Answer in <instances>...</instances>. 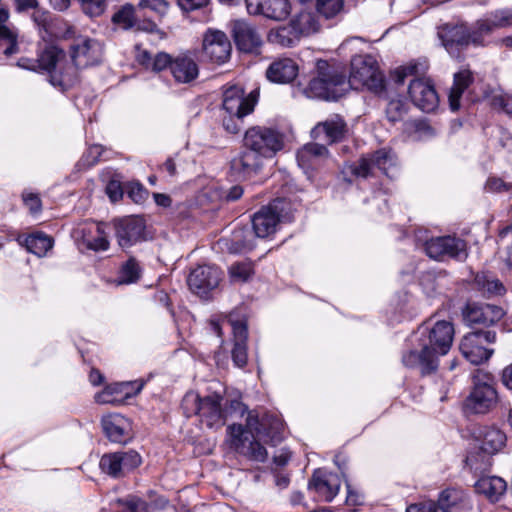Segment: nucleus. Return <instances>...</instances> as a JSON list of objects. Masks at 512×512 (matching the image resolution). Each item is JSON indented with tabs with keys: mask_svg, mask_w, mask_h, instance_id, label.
<instances>
[{
	"mask_svg": "<svg viewBox=\"0 0 512 512\" xmlns=\"http://www.w3.org/2000/svg\"><path fill=\"white\" fill-rule=\"evenodd\" d=\"M453 337V324L446 320L437 321L432 327H419L411 337L415 347L403 354V364L409 368H418L422 375L435 372L439 356L449 352Z\"/></svg>",
	"mask_w": 512,
	"mask_h": 512,
	"instance_id": "1",
	"label": "nucleus"
},
{
	"mask_svg": "<svg viewBox=\"0 0 512 512\" xmlns=\"http://www.w3.org/2000/svg\"><path fill=\"white\" fill-rule=\"evenodd\" d=\"M223 397L218 394H209L201 397L198 393L190 391L182 399V409L187 417L197 415L200 421L210 429H220L226 423L229 413L240 412L244 414L245 405L237 400H231L229 406L223 404Z\"/></svg>",
	"mask_w": 512,
	"mask_h": 512,
	"instance_id": "2",
	"label": "nucleus"
},
{
	"mask_svg": "<svg viewBox=\"0 0 512 512\" xmlns=\"http://www.w3.org/2000/svg\"><path fill=\"white\" fill-rule=\"evenodd\" d=\"M293 212L294 208L289 200L274 199L253 215L252 227L255 235L266 238L275 233L279 222H289L293 219Z\"/></svg>",
	"mask_w": 512,
	"mask_h": 512,
	"instance_id": "3",
	"label": "nucleus"
},
{
	"mask_svg": "<svg viewBox=\"0 0 512 512\" xmlns=\"http://www.w3.org/2000/svg\"><path fill=\"white\" fill-rule=\"evenodd\" d=\"M347 90L368 89L380 93L384 89V77L379 71L376 60L370 55H357L351 60V72Z\"/></svg>",
	"mask_w": 512,
	"mask_h": 512,
	"instance_id": "4",
	"label": "nucleus"
},
{
	"mask_svg": "<svg viewBox=\"0 0 512 512\" xmlns=\"http://www.w3.org/2000/svg\"><path fill=\"white\" fill-rule=\"evenodd\" d=\"M376 168L387 177L395 178L399 170L396 153L392 149L384 147L364 154L350 166V171L356 177L367 178L373 175Z\"/></svg>",
	"mask_w": 512,
	"mask_h": 512,
	"instance_id": "5",
	"label": "nucleus"
},
{
	"mask_svg": "<svg viewBox=\"0 0 512 512\" xmlns=\"http://www.w3.org/2000/svg\"><path fill=\"white\" fill-rule=\"evenodd\" d=\"M243 147L256 151L265 159L273 158L284 147V136L266 126H252L243 136Z\"/></svg>",
	"mask_w": 512,
	"mask_h": 512,
	"instance_id": "6",
	"label": "nucleus"
},
{
	"mask_svg": "<svg viewBox=\"0 0 512 512\" xmlns=\"http://www.w3.org/2000/svg\"><path fill=\"white\" fill-rule=\"evenodd\" d=\"M496 333L491 330H478L467 333L460 341L459 349L463 357L471 364L480 365L488 361L493 349L487 347L488 344L495 343Z\"/></svg>",
	"mask_w": 512,
	"mask_h": 512,
	"instance_id": "7",
	"label": "nucleus"
},
{
	"mask_svg": "<svg viewBox=\"0 0 512 512\" xmlns=\"http://www.w3.org/2000/svg\"><path fill=\"white\" fill-rule=\"evenodd\" d=\"M346 92V77L337 71L313 78L306 88L308 97L333 101L342 97Z\"/></svg>",
	"mask_w": 512,
	"mask_h": 512,
	"instance_id": "8",
	"label": "nucleus"
},
{
	"mask_svg": "<svg viewBox=\"0 0 512 512\" xmlns=\"http://www.w3.org/2000/svg\"><path fill=\"white\" fill-rule=\"evenodd\" d=\"M243 428L244 437L248 434L251 437L257 436L260 440L273 446L280 443L283 438V424L279 419L267 415L259 419L254 411L248 412L246 425Z\"/></svg>",
	"mask_w": 512,
	"mask_h": 512,
	"instance_id": "9",
	"label": "nucleus"
},
{
	"mask_svg": "<svg viewBox=\"0 0 512 512\" xmlns=\"http://www.w3.org/2000/svg\"><path fill=\"white\" fill-rule=\"evenodd\" d=\"M482 34L478 29L476 32L471 33L465 25L445 24L438 30V36L442 45L454 58H459L461 50L470 43L480 44L479 35Z\"/></svg>",
	"mask_w": 512,
	"mask_h": 512,
	"instance_id": "10",
	"label": "nucleus"
},
{
	"mask_svg": "<svg viewBox=\"0 0 512 512\" xmlns=\"http://www.w3.org/2000/svg\"><path fill=\"white\" fill-rule=\"evenodd\" d=\"M426 254L435 260H463L467 257L466 242L454 236L434 237L425 243Z\"/></svg>",
	"mask_w": 512,
	"mask_h": 512,
	"instance_id": "11",
	"label": "nucleus"
},
{
	"mask_svg": "<svg viewBox=\"0 0 512 512\" xmlns=\"http://www.w3.org/2000/svg\"><path fill=\"white\" fill-rule=\"evenodd\" d=\"M257 100L258 92L256 90L245 96L241 87L230 86L224 90L222 107L226 114L244 118L254 111Z\"/></svg>",
	"mask_w": 512,
	"mask_h": 512,
	"instance_id": "12",
	"label": "nucleus"
},
{
	"mask_svg": "<svg viewBox=\"0 0 512 512\" xmlns=\"http://www.w3.org/2000/svg\"><path fill=\"white\" fill-rule=\"evenodd\" d=\"M227 433L231 446L238 453L257 462H264L267 459L268 453L266 448L256 440L257 436L252 437V439H249L248 436L244 437L245 431L242 425L232 424L228 426Z\"/></svg>",
	"mask_w": 512,
	"mask_h": 512,
	"instance_id": "13",
	"label": "nucleus"
},
{
	"mask_svg": "<svg viewBox=\"0 0 512 512\" xmlns=\"http://www.w3.org/2000/svg\"><path fill=\"white\" fill-rule=\"evenodd\" d=\"M141 464V456L134 450L104 454L99 466L101 470L113 478H119L137 468Z\"/></svg>",
	"mask_w": 512,
	"mask_h": 512,
	"instance_id": "14",
	"label": "nucleus"
},
{
	"mask_svg": "<svg viewBox=\"0 0 512 512\" xmlns=\"http://www.w3.org/2000/svg\"><path fill=\"white\" fill-rule=\"evenodd\" d=\"M504 315L502 307L488 303L467 302L462 309L463 320L469 326H491L499 322Z\"/></svg>",
	"mask_w": 512,
	"mask_h": 512,
	"instance_id": "15",
	"label": "nucleus"
},
{
	"mask_svg": "<svg viewBox=\"0 0 512 512\" xmlns=\"http://www.w3.org/2000/svg\"><path fill=\"white\" fill-rule=\"evenodd\" d=\"M202 51L212 63L223 64L230 57L231 43L224 32L208 29L203 36Z\"/></svg>",
	"mask_w": 512,
	"mask_h": 512,
	"instance_id": "16",
	"label": "nucleus"
},
{
	"mask_svg": "<svg viewBox=\"0 0 512 512\" xmlns=\"http://www.w3.org/2000/svg\"><path fill=\"white\" fill-rule=\"evenodd\" d=\"M103 45L96 39L77 38L71 46L72 62L79 68H86L101 62Z\"/></svg>",
	"mask_w": 512,
	"mask_h": 512,
	"instance_id": "17",
	"label": "nucleus"
},
{
	"mask_svg": "<svg viewBox=\"0 0 512 512\" xmlns=\"http://www.w3.org/2000/svg\"><path fill=\"white\" fill-rule=\"evenodd\" d=\"M496 402L497 392L491 384L475 383L464 402V410L468 414H486L495 406Z\"/></svg>",
	"mask_w": 512,
	"mask_h": 512,
	"instance_id": "18",
	"label": "nucleus"
},
{
	"mask_svg": "<svg viewBox=\"0 0 512 512\" xmlns=\"http://www.w3.org/2000/svg\"><path fill=\"white\" fill-rule=\"evenodd\" d=\"M221 275V270L216 266H198L189 274L187 283L193 293L205 296L219 285Z\"/></svg>",
	"mask_w": 512,
	"mask_h": 512,
	"instance_id": "19",
	"label": "nucleus"
},
{
	"mask_svg": "<svg viewBox=\"0 0 512 512\" xmlns=\"http://www.w3.org/2000/svg\"><path fill=\"white\" fill-rule=\"evenodd\" d=\"M264 160L256 151L242 146L241 151L231 160V173L238 179H248L262 170Z\"/></svg>",
	"mask_w": 512,
	"mask_h": 512,
	"instance_id": "20",
	"label": "nucleus"
},
{
	"mask_svg": "<svg viewBox=\"0 0 512 512\" xmlns=\"http://www.w3.org/2000/svg\"><path fill=\"white\" fill-rule=\"evenodd\" d=\"M144 387L143 381L117 382L107 385L95 395L100 404H120L126 399L136 396Z\"/></svg>",
	"mask_w": 512,
	"mask_h": 512,
	"instance_id": "21",
	"label": "nucleus"
},
{
	"mask_svg": "<svg viewBox=\"0 0 512 512\" xmlns=\"http://www.w3.org/2000/svg\"><path fill=\"white\" fill-rule=\"evenodd\" d=\"M408 93L414 105L424 112H432L438 106L437 92L428 80L415 79L411 81Z\"/></svg>",
	"mask_w": 512,
	"mask_h": 512,
	"instance_id": "22",
	"label": "nucleus"
},
{
	"mask_svg": "<svg viewBox=\"0 0 512 512\" xmlns=\"http://www.w3.org/2000/svg\"><path fill=\"white\" fill-rule=\"evenodd\" d=\"M247 11L252 15H263L266 18L282 21L291 12L288 0H245Z\"/></svg>",
	"mask_w": 512,
	"mask_h": 512,
	"instance_id": "23",
	"label": "nucleus"
},
{
	"mask_svg": "<svg viewBox=\"0 0 512 512\" xmlns=\"http://www.w3.org/2000/svg\"><path fill=\"white\" fill-rule=\"evenodd\" d=\"M115 229L119 246L126 249L144 238L145 223L141 217H127L118 220Z\"/></svg>",
	"mask_w": 512,
	"mask_h": 512,
	"instance_id": "24",
	"label": "nucleus"
},
{
	"mask_svg": "<svg viewBox=\"0 0 512 512\" xmlns=\"http://www.w3.org/2000/svg\"><path fill=\"white\" fill-rule=\"evenodd\" d=\"M199 72V65L192 52L185 51L174 57L170 73L176 83L191 84L198 78Z\"/></svg>",
	"mask_w": 512,
	"mask_h": 512,
	"instance_id": "25",
	"label": "nucleus"
},
{
	"mask_svg": "<svg viewBox=\"0 0 512 512\" xmlns=\"http://www.w3.org/2000/svg\"><path fill=\"white\" fill-rule=\"evenodd\" d=\"M346 133L347 125L339 115L331 116L318 123L311 131L314 139L324 140L330 144L343 140Z\"/></svg>",
	"mask_w": 512,
	"mask_h": 512,
	"instance_id": "26",
	"label": "nucleus"
},
{
	"mask_svg": "<svg viewBox=\"0 0 512 512\" xmlns=\"http://www.w3.org/2000/svg\"><path fill=\"white\" fill-rule=\"evenodd\" d=\"M341 486V479L335 473H327L317 470L313 473L309 482V488L325 502H331L338 494Z\"/></svg>",
	"mask_w": 512,
	"mask_h": 512,
	"instance_id": "27",
	"label": "nucleus"
},
{
	"mask_svg": "<svg viewBox=\"0 0 512 512\" xmlns=\"http://www.w3.org/2000/svg\"><path fill=\"white\" fill-rule=\"evenodd\" d=\"M232 32L237 48L243 52H256L262 45V39L255 27L245 21H234Z\"/></svg>",
	"mask_w": 512,
	"mask_h": 512,
	"instance_id": "28",
	"label": "nucleus"
},
{
	"mask_svg": "<svg viewBox=\"0 0 512 512\" xmlns=\"http://www.w3.org/2000/svg\"><path fill=\"white\" fill-rule=\"evenodd\" d=\"M102 427L108 439L115 443H126L131 438V423L121 414H108L102 418Z\"/></svg>",
	"mask_w": 512,
	"mask_h": 512,
	"instance_id": "29",
	"label": "nucleus"
},
{
	"mask_svg": "<svg viewBox=\"0 0 512 512\" xmlns=\"http://www.w3.org/2000/svg\"><path fill=\"white\" fill-rule=\"evenodd\" d=\"M438 507L442 512H468L472 503L468 495L461 489L448 488L438 497Z\"/></svg>",
	"mask_w": 512,
	"mask_h": 512,
	"instance_id": "30",
	"label": "nucleus"
},
{
	"mask_svg": "<svg viewBox=\"0 0 512 512\" xmlns=\"http://www.w3.org/2000/svg\"><path fill=\"white\" fill-rule=\"evenodd\" d=\"M78 69L74 62L70 63L67 58L49 76L51 85L60 91H66L73 87L78 81Z\"/></svg>",
	"mask_w": 512,
	"mask_h": 512,
	"instance_id": "31",
	"label": "nucleus"
},
{
	"mask_svg": "<svg viewBox=\"0 0 512 512\" xmlns=\"http://www.w3.org/2000/svg\"><path fill=\"white\" fill-rule=\"evenodd\" d=\"M298 74V65L290 58L273 61L266 70L268 80L275 83H289Z\"/></svg>",
	"mask_w": 512,
	"mask_h": 512,
	"instance_id": "32",
	"label": "nucleus"
},
{
	"mask_svg": "<svg viewBox=\"0 0 512 512\" xmlns=\"http://www.w3.org/2000/svg\"><path fill=\"white\" fill-rule=\"evenodd\" d=\"M480 449L492 456L499 453L506 445V434L496 427H485L479 434Z\"/></svg>",
	"mask_w": 512,
	"mask_h": 512,
	"instance_id": "33",
	"label": "nucleus"
},
{
	"mask_svg": "<svg viewBox=\"0 0 512 512\" xmlns=\"http://www.w3.org/2000/svg\"><path fill=\"white\" fill-rule=\"evenodd\" d=\"M329 151L325 145L319 143H308L297 152V161L303 169L316 167L321 161L326 159Z\"/></svg>",
	"mask_w": 512,
	"mask_h": 512,
	"instance_id": "34",
	"label": "nucleus"
},
{
	"mask_svg": "<svg viewBox=\"0 0 512 512\" xmlns=\"http://www.w3.org/2000/svg\"><path fill=\"white\" fill-rule=\"evenodd\" d=\"M473 80V73L469 69H461L454 74L453 85L448 95V102L452 111L459 110L461 97L465 90L473 83Z\"/></svg>",
	"mask_w": 512,
	"mask_h": 512,
	"instance_id": "35",
	"label": "nucleus"
},
{
	"mask_svg": "<svg viewBox=\"0 0 512 512\" xmlns=\"http://www.w3.org/2000/svg\"><path fill=\"white\" fill-rule=\"evenodd\" d=\"M81 244L88 250L105 251L109 248V241L98 224H88L81 228Z\"/></svg>",
	"mask_w": 512,
	"mask_h": 512,
	"instance_id": "36",
	"label": "nucleus"
},
{
	"mask_svg": "<svg viewBox=\"0 0 512 512\" xmlns=\"http://www.w3.org/2000/svg\"><path fill=\"white\" fill-rule=\"evenodd\" d=\"M506 489V482L497 476H484L475 483V490L493 502L497 501Z\"/></svg>",
	"mask_w": 512,
	"mask_h": 512,
	"instance_id": "37",
	"label": "nucleus"
},
{
	"mask_svg": "<svg viewBox=\"0 0 512 512\" xmlns=\"http://www.w3.org/2000/svg\"><path fill=\"white\" fill-rule=\"evenodd\" d=\"M66 59L65 52L54 45L46 46L38 55L39 71L51 72Z\"/></svg>",
	"mask_w": 512,
	"mask_h": 512,
	"instance_id": "38",
	"label": "nucleus"
},
{
	"mask_svg": "<svg viewBox=\"0 0 512 512\" xmlns=\"http://www.w3.org/2000/svg\"><path fill=\"white\" fill-rule=\"evenodd\" d=\"M9 13L5 9H0V41L7 44L3 53L7 56L18 52L17 32L14 28H10L7 23Z\"/></svg>",
	"mask_w": 512,
	"mask_h": 512,
	"instance_id": "39",
	"label": "nucleus"
},
{
	"mask_svg": "<svg viewBox=\"0 0 512 512\" xmlns=\"http://www.w3.org/2000/svg\"><path fill=\"white\" fill-rule=\"evenodd\" d=\"M299 38L308 36L319 31L320 24L314 13L310 11H302L291 21Z\"/></svg>",
	"mask_w": 512,
	"mask_h": 512,
	"instance_id": "40",
	"label": "nucleus"
},
{
	"mask_svg": "<svg viewBox=\"0 0 512 512\" xmlns=\"http://www.w3.org/2000/svg\"><path fill=\"white\" fill-rule=\"evenodd\" d=\"M267 39L272 44H277L282 47H290L295 45L300 38L290 22L288 25L270 30Z\"/></svg>",
	"mask_w": 512,
	"mask_h": 512,
	"instance_id": "41",
	"label": "nucleus"
},
{
	"mask_svg": "<svg viewBox=\"0 0 512 512\" xmlns=\"http://www.w3.org/2000/svg\"><path fill=\"white\" fill-rule=\"evenodd\" d=\"M512 26V9L495 12L490 18L478 22L480 33L488 34L494 28Z\"/></svg>",
	"mask_w": 512,
	"mask_h": 512,
	"instance_id": "42",
	"label": "nucleus"
},
{
	"mask_svg": "<svg viewBox=\"0 0 512 512\" xmlns=\"http://www.w3.org/2000/svg\"><path fill=\"white\" fill-rule=\"evenodd\" d=\"M25 246L29 252L43 257L53 247V239L42 232H37L26 237Z\"/></svg>",
	"mask_w": 512,
	"mask_h": 512,
	"instance_id": "43",
	"label": "nucleus"
},
{
	"mask_svg": "<svg viewBox=\"0 0 512 512\" xmlns=\"http://www.w3.org/2000/svg\"><path fill=\"white\" fill-rule=\"evenodd\" d=\"M255 273L254 264L250 260H242L230 265L228 274L232 283H245Z\"/></svg>",
	"mask_w": 512,
	"mask_h": 512,
	"instance_id": "44",
	"label": "nucleus"
},
{
	"mask_svg": "<svg viewBox=\"0 0 512 512\" xmlns=\"http://www.w3.org/2000/svg\"><path fill=\"white\" fill-rule=\"evenodd\" d=\"M475 285L488 296L503 295L505 293V288L498 279L489 278L484 274H478L475 277Z\"/></svg>",
	"mask_w": 512,
	"mask_h": 512,
	"instance_id": "45",
	"label": "nucleus"
},
{
	"mask_svg": "<svg viewBox=\"0 0 512 512\" xmlns=\"http://www.w3.org/2000/svg\"><path fill=\"white\" fill-rule=\"evenodd\" d=\"M141 275V267L135 258H129L121 267L119 273L120 284H130L136 282Z\"/></svg>",
	"mask_w": 512,
	"mask_h": 512,
	"instance_id": "46",
	"label": "nucleus"
},
{
	"mask_svg": "<svg viewBox=\"0 0 512 512\" xmlns=\"http://www.w3.org/2000/svg\"><path fill=\"white\" fill-rule=\"evenodd\" d=\"M114 506V512H149L148 504L136 497H129L126 500L118 499Z\"/></svg>",
	"mask_w": 512,
	"mask_h": 512,
	"instance_id": "47",
	"label": "nucleus"
},
{
	"mask_svg": "<svg viewBox=\"0 0 512 512\" xmlns=\"http://www.w3.org/2000/svg\"><path fill=\"white\" fill-rule=\"evenodd\" d=\"M112 21L123 29H130L134 27L136 24L134 7L130 4L124 5L113 15Z\"/></svg>",
	"mask_w": 512,
	"mask_h": 512,
	"instance_id": "48",
	"label": "nucleus"
},
{
	"mask_svg": "<svg viewBox=\"0 0 512 512\" xmlns=\"http://www.w3.org/2000/svg\"><path fill=\"white\" fill-rule=\"evenodd\" d=\"M31 19L36 26L39 34L44 38V34L49 32L51 26V14L49 11L37 6L32 10Z\"/></svg>",
	"mask_w": 512,
	"mask_h": 512,
	"instance_id": "49",
	"label": "nucleus"
},
{
	"mask_svg": "<svg viewBox=\"0 0 512 512\" xmlns=\"http://www.w3.org/2000/svg\"><path fill=\"white\" fill-rule=\"evenodd\" d=\"M343 9V0H317L316 10L317 12L330 19L339 14Z\"/></svg>",
	"mask_w": 512,
	"mask_h": 512,
	"instance_id": "50",
	"label": "nucleus"
},
{
	"mask_svg": "<svg viewBox=\"0 0 512 512\" xmlns=\"http://www.w3.org/2000/svg\"><path fill=\"white\" fill-rule=\"evenodd\" d=\"M406 107L401 99H392L386 107V116L390 122H396L403 118Z\"/></svg>",
	"mask_w": 512,
	"mask_h": 512,
	"instance_id": "51",
	"label": "nucleus"
},
{
	"mask_svg": "<svg viewBox=\"0 0 512 512\" xmlns=\"http://www.w3.org/2000/svg\"><path fill=\"white\" fill-rule=\"evenodd\" d=\"M83 12L90 16H100L105 11V0H79Z\"/></svg>",
	"mask_w": 512,
	"mask_h": 512,
	"instance_id": "52",
	"label": "nucleus"
},
{
	"mask_svg": "<svg viewBox=\"0 0 512 512\" xmlns=\"http://www.w3.org/2000/svg\"><path fill=\"white\" fill-rule=\"evenodd\" d=\"M104 148L101 145L90 146L81 158L83 166L91 167L97 164L101 159Z\"/></svg>",
	"mask_w": 512,
	"mask_h": 512,
	"instance_id": "53",
	"label": "nucleus"
},
{
	"mask_svg": "<svg viewBox=\"0 0 512 512\" xmlns=\"http://www.w3.org/2000/svg\"><path fill=\"white\" fill-rule=\"evenodd\" d=\"M511 188V184L496 176H490L484 185V190L488 193H502L511 190Z\"/></svg>",
	"mask_w": 512,
	"mask_h": 512,
	"instance_id": "54",
	"label": "nucleus"
},
{
	"mask_svg": "<svg viewBox=\"0 0 512 512\" xmlns=\"http://www.w3.org/2000/svg\"><path fill=\"white\" fill-rule=\"evenodd\" d=\"M174 57L166 52H159L155 56H153L152 64L150 69L154 72H160L169 68L171 71L172 62Z\"/></svg>",
	"mask_w": 512,
	"mask_h": 512,
	"instance_id": "55",
	"label": "nucleus"
},
{
	"mask_svg": "<svg viewBox=\"0 0 512 512\" xmlns=\"http://www.w3.org/2000/svg\"><path fill=\"white\" fill-rule=\"evenodd\" d=\"M246 342H234L232 349V360L237 367H244L247 364Z\"/></svg>",
	"mask_w": 512,
	"mask_h": 512,
	"instance_id": "56",
	"label": "nucleus"
},
{
	"mask_svg": "<svg viewBox=\"0 0 512 512\" xmlns=\"http://www.w3.org/2000/svg\"><path fill=\"white\" fill-rule=\"evenodd\" d=\"M128 197L137 204L143 203L148 197V191L140 183H132L127 191Z\"/></svg>",
	"mask_w": 512,
	"mask_h": 512,
	"instance_id": "57",
	"label": "nucleus"
},
{
	"mask_svg": "<svg viewBox=\"0 0 512 512\" xmlns=\"http://www.w3.org/2000/svg\"><path fill=\"white\" fill-rule=\"evenodd\" d=\"M418 73V64L409 63L408 65L397 68L393 76L398 84H402L407 76L415 75Z\"/></svg>",
	"mask_w": 512,
	"mask_h": 512,
	"instance_id": "58",
	"label": "nucleus"
},
{
	"mask_svg": "<svg viewBox=\"0 0 512 512\" xmlns=\"http://www.w3.org/2000/svg\"><path fill=\"white\" fill-rule=\"evenodd\" d=\"M139 7L148 8L158 15L163 16L168 10V3L165 0H141Z\"/></svg>",
	"mask_w": 512,
	"mask_h": 512,
	"instance_id": "59",
	"label": "nucleus"
},
{
	"mask_svg": "<svg viewBox=\"0 0 512 512\" xmlns=\"http://www.w3.org/2000/svg\"><path fill=\"white\" fill-rule=\"evenodd\" d=\"M222 122L224 129L231 134H237L243 126V118H238L235 115L226 114Z\"/></svg>",
	"mask_w": 512,
	"mask_h": 512,
	"instance_id": "60",
	"label": "nucleus"
},
{
	"mask_svg": "<svg viewBox=\"0 0 512 512\" xmlns=\"http://www.w3.org/2000/svg\"><path fill=\"white\" fill-rule=\"evenodd\" d=\"M232 327L234 342H246L248 337L247 325L244 321H229Z\"/></svg>",
	"mask_w": 512,
	"mask_h": 512,
	"instance_id": "61",
	"label": "nucleus"
},
{
	"mask_svg": "<svg viewBox=\"0 0 512 512\" xmlns=\"http://www.w3.org/2000/svg\"><path fill=\"white\" fill-rule=\"evenodd\" d=\"M493 105L501 108L506 114L512 116V95L499 94L493 96Z\"/></svg>",
	"mask_w": 512,
	"mask_h": 512,
	"instance_id": "62",
	"label": "nucleus"
},
{
	"mask_svg": "<svg viewBox=\"0 0 512 512\" xmlns=\"http://www.w3.org/2000/svg\"><path fill=\"white\" fill-rule=\"evenodd\" d=\"M22 198L32 214H37L41 211V200L37 194L24 192Z\"/></svg>",
	"mask_w": 512,
	"mask_h": 512,
	"instance_id": "63",
	"label": "nucleus"
},
{
	"mask_svg": "<svg viewBox=\"0 0 512 512\" xmlns=\"http://www.w3.org/2000/svg\"><path fill=\"white\" fill-rule=\"evenodd\" d=\"M406 512H438L437 504L433 501H425L411 504Z\"/></svg>",
	"mask_w": 512,
	"mask_h": 512,
	"instance_id": "64",
	"label": "nucleus"
}]
</instances>
